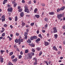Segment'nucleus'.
<instances>
[{
	"mask_svg": "<svg viewBox=\"0 0 65 65\" xmlns=\"http://www.w3.org/2000/svg\"><path fill=\"white\" fill-rule=\"evenodd\" d=\"M63 14H58L57 15V18L59 20H60V19H61V18L63 17Z\"/></svg>",
	"mask_w": 65,
	"mask_h": 65,
	"instance_id": "nucleus-1",
	"label": "nucleus"
},
{
	"mask_svg": "<svg viewBox=\"0 0 65 65\" xmlns=\"http://www.w3.org/2000/svg\"><path fill=\"white\" fill-rule=\"evenodd\" d=\"M15 2V0H14L12 2V4H13L14 5V7H16V6L17 5V4Z\"/></svg>",
	"mask_w": 65,
	"mask_h": 65,
	"instance_id": "nucleus-2",
	"label": "nucleus"
},
{
	"mask_svg": "<svg viewBox=\"0 0 65 65\" xmlns=\"http://www.w3.org/2000/svg\"><path fill=\"white\" fill-rule=\"evenodd\" d=\"M53 29L54 30L53 32L54 33L57 32V28L55 27L53 28Z\"/></svg>",
	"mask_w": 65,
	"mask_h": 65,
	"instance_id": "nucleus-3",
	"label": "nucleus"
},
{
	"mask_svg": "<svg viewBox=\"0 0 65 65\" xmlns=\"http://www.w3.org/2000/svg\"><path fill=\"white\" fill-rule=\"evenodd\" d=\"M0 59L1 60V63H3V58H2V56H0Z\"/></svg>",
	"mask_w": 65,
	"mask_h": 65,
	"instance_id": "nucleus-4",
	"label": "nucleus"
},
{
	"mask_svg": "<svg viewBox=\"0 0 65 65\" xmlns=\"http://www.w3.org/2000/svg\"><path fill=\"white\" fill-rule=\"evenodd\" d=\"M20 40H21V39H19L18 40V39H16L15 40V41L16 43H18L19 42H20Z\"/></svg>",
	"mask_w": 65,
	"mask_h": 65,
	"instance_id": "nucleus-5",
	"label": "nucleus"
},
{
	"mask_svg": "<svg viewBox=\"0 0 65 65\" xmlns=\"http://www.w3.org/2000/svg\"><path fill=\"white\" fill-rule=\"evenodd\" d=\"M7 10L8 12H12V8H8Z\"/></svg>",
	"mask_w": 65,
	"mask_h": 65,
	"instance_id": "nucleus-6",
	"label": "nucleus"
},
{
	"mask_svg": "<svg viewBox=\"0 0 65 65\" xmlns=\"http://www.w3.org/2000/svg\"><path fill=\"white\" fill-rule=\"evenodd\" d=\"M25 12H26L27 13H29V9L27 8H25Z\"/></svg>",
	"mask_w": 65,
	"mask_h": 65,
	"instance_id": "nucleus-7",
	"label": "nucleus"
},
{
	"mask_svg": "<svg viewBox=\"0 0 65 65\" xmlns=\"http://www.w3.org/2000/svg\"><path fill=\"white\" fill-rule=\"evenodd\" d=\"M40 39L39 38H38L37 40H36L35 41L36 43H38V41H40Z\"/></svg>",
	"mask_w": 65,
	"mask_h": 65,
	"instance_id": "nucleus-8",
	"label": "nucleus"
},
{
	"mask_svg": "<svg viewBox=\"0 0 65 65\" xmlns=\"http://www.w3.org/2000/svg\"><path fill=\"white\" fill-rule=\"evenodd\" d=\"M48 44H49V43L47 42H45L44 45H45V46H47V45H48Z\"/></svg>",
	"mask_w": 65,
	"mask_h": 65,
	"instance_id": "nucleus-9",
	"label": "nucleus"
},
{
	"mask_svg": "<svg viewBox=\"0 0 65 65\" xmlns=\"http://www.w3.org/2000/svg\"><path fill=\"white\" fill-rule=\"evenodd\" d=\"M32 58V56L30 54L29 56L27 57V59H31Z\"/></svg>",
	"mask_w": 65,
	"mask_h": 65,
	"instance_id": "nucleus-10",
	"label": "nucleus"
},
{
	"mask_svg": "<svg viewBox=\"0 0 65 65\" xmlns=\"http://www.w3.org/2000/svg\"><path fill=\"white\" fill-rule=\"evenodd\" d=\"M53 48V49L55 50V51H58V50L57 49V48H56V47L55 46H54Z\"/></svg>",
	"mask_w": 65,
	"mask_h": 65,
	"instance_id": "nucleus-11",
	"label": "nucleus"
},
{
	"mask_svg": "<svg viewBox=\"0 0 65 65\" xmlns=\"http://www.w3.org/2000/svg\"><path fill=\"white\" fill-rule=\"evenodd\" d=\"M7 2H8L7 0H4V1L3 2V4H5L6 2V3H7Z\"/></svg>",
	"mask_w": 65,
	"mask_h": 65,
	"instance_id": "nucleus-12",
	"label": "nucleus"
},
{
	"mask_svg": "<svg viewBox=\"0 0 65 65\" xmlns=\"http://www.w3.org/2000/svg\"><path fill=\"white\" fill-rule=\"evenodd\" d=\"M49 14H51V15H54L55 14V13L53 12H50L49 13Z\"/></svg>",
	"mask_w": 65,
	"mask_h": 65,
	"instance_id": "nucleus-13",
	"label": "nucleus"
},
{
	"mask_svg": "<svg viewBox=\"0 0 65 65\" xmlns=\"http://www.w3.org/2000/svg\"><path fill=\"white\" fill-rule=\"evenodd\" d=\"M17 61V58L13 59L12 60V61H13V62H16Z\"/></svg>",
	"mask_w": 65,
	"mask_h": 65,
	"instance_id": "nucleus-14",
	"label": "nucleus"
},
{
	"mask_svg": "<svg viewBox=\"0 0 65 65\" xmlns=\"http://www.w3.org/2000/svg\"><path fill=\"white\" fill-rule=\"evenodd\" d=\"M55 38V39H57V37H58V35L57 34H54V35Z\"/></svg>",
	"mask_w": 65,
	"mask_h": 65,
	"instance_id": "nucleus-15",
	"label": "nucleus"
},
{
	"mask_svg": "<svg viewBox=\"0 0 65 65\" xmlns=\"http://www.w3.org/2000/svg\"><path fill=\"white\" fill-rule=\"evenodd\" d=\"M24 12H21L20 14V16H21V17H23V16H24Z\"/></svg>",
	"mask_w": 65,
	"mask_h": 65,
	"instance_id": "nucleus-16",
	"label": "nucleus"
},
{
	"mask_svg": "<svg viewBox=\"0 0 65 65\" xmlns=\"http://www.w3.org/2000/svg\"><path fill=\"white\" fill-rule=\"evenodd\" d=\"M64 9H65V6H63L62 7L60 8V9L61 10H64Z\"/></svg>",
	"mask_w": 65,
	"mask_h": 65,
	"instance_id": "nucleus-17",
	"label": "nucleus"
},
{
	"mask_svg": "<svg viewBox=\"0 0 65 65\" xmlns=\"http://www.w3.org/2000/svg\"><path fill=\"white\" fill-rule=\"evenodd\" d=\"M15 22H17L18 21V17L17 16H15Z\"/></svg>",
	"mask_w": 65,
	"mask_h": 65,
	"instance_id": "nucleus-18",
	"label": "nucleus"
},
{
	"mask_svg": "<svg viewBox=\"0 0 65 65\" xmlns=\"http://www.w3.org/2000/svg\"><path fill=\"white\" fill-rule=\"evenodd\" d=\"M35 17L36 18H37V19H38L39 18V15H35Z\"/></svg>",
	"mask_w": 65,
	"mask_h": 65,
	"instance_id": "nucleus-19",
	"label": "nucleus"
},
{
	"mask_svg": "<svg viewBox=\"0 0 65 65\" xmlns=\"http://www.w3.org/2000/svg\"><path fill=\"white\" fill-rule=\"evenodd\" d=\"M30 39L31 40H33L34 39V36H33L31 37L30 38Z\"/></svg>",
	"mask_w": 65,
	"mask_h": 65,
	"instance_id": "nucleus-20",
	"label": "nucleus"
},
{
	"mask_svg": "<svg viewBox=\"0 0 65 65\" xmlns=\"http://www.w3.org/2000/svg\"><path fill=\"white\" fill-rule=\"evenodd\" d=\"M37 9L36 8L34 10V12L35 13H36L37 11Z\"/></svg>",
	"mask_w": 65,
	"mask_h": 65,
	"instance_id": "nucleus-21",
	"label": "nucleus"
},
{
	"mask_svg": "<svg viewBox=\"0 0 65 65\" xmlns=\"http://www.w3.org/2000/svg\"><path fill=\"white\" fill-rule=\"evenodd\" d=\"M8 65H13V64H12V63H11V62H9L8 63Z\"/></svg>",
	"mask_w": 65,
	"mask_h": 65,
	"instance_id": "nucleus-22",
	"label": "nucleus"
},
{
	"mask_svg": "<svg viewBox=\"0 0 65 65\" xmlns=\"http://www.w3.org/2000/svg\"><path fill=\"white\" fill-rule=\"evenodd\" d=\"M31 46H32V47H34V46H35V44L33 43H31Z\"/></svg>",
	"mask_w": 65,
	"mask_h": 65,
	"instance_id": "nucleus-23",
	"label": "nucleus"
},
{
	"mask_svg": "<svg viewBox=\"0 0 65 65\" xmlns=\"http://www.w3.org/2000/svg\"><path fill=\"white\" fill-rule=\"evenodd\" d=\"M39 37H40V38L41 39H42V37L41 36V35L40 34L38 35Z\"/></svg>",
	"mask_w": 65,
	"mask_h": 65,
	"instance_id": "nucleus-24",
	"label": "nucleus"
},
{
	"mask_svg": "<svg viewBox=\"0 0 65 65\" xmlns=\"http://www.w3.org/2000/svg\"><path fill=\"white\" fill-rule=\"evenodd\" d=\"M27 43H31V41L30 40H28L27 41Z\"/></svg>",
	"mask_w": 65,
	"mask_h": 65,
	"instance_id": "nucleus-25",
	"label": "nucleus"
},
{
	"mask_svg": "<svg viewBox=\"0 0 65 65\" xmlns=\"http://www.w3.org/2000/svg\"><path fill=\"white\" fill-rule=\"evenodd\" d=\"M4 52H5V51H3V50H1V54L2 55V54H3V53Z\"/></svg>",
	"mask_w": 65,
	"mask_h": 65,
	"instance_id": "nucleus-26",
	"label": "nucleus"
},
{
	"mask_svg": "<svg viewBox=\"0 0 65 65\" xmlns=\"http://www.w3.org/2000/svg\"><path fill=\"white\" fill-rule=\"evenodd\" d=\"M34 38L35 39H36L37 38V36H34Z\"/></svg>",
	"mask_w": 65,
	"mask_h": 65,
	"instance_id": "nucleus-27",
	"label": "nucleus"
},
{
	"mask_svg": "<svg viewBox=\"0 0 65 65\" xmlns=\"http://www.w3.org/2000/svg\"><path fill=\"white\" fill-rule=\"evenodd\" d=\"M22 24L23 26H25V23L24 22H22Z\"/></svg>",
	"mask_w": 65,
	"mask_h": 65,
	"instance_id": "nucleus-28",
	"label": "nucleus"
},
{
	"mask_svg": "<svg viewBox=\"0 0 65 65\" xmlns=\"http://www.w3.org/2000/svg\"><path fill=\"white\" fill-rule=\"evenodd\" d=\"M61 10V9H58L57 10V12H59V11H60Z\"/></svg>",
	"mask_w": 65,
	"mask_h": 65,
	"instance_id": "nucleus-29",
	"label": "nucleus"
},
{
	"mask_svg": "<svg viewBox=\"0 0 65 65\" xmlns=\"http://www.w3.org/2000/svg\"><path fill=\"white\" fill-rule=\"evenodd\" d=\"M47 25V24H46L45 25V28L46 29V28H47V25Z\"/></svg>",
	"mask_w": 65,
	"mask_h": 65,
	"instance_id": "nucleus-30",
	"label": "nucleus"
},
{
	"mask_svg": "<svg viewBox=\"0 0 65 65\" xmlns=\"http://www.w3.org/2000/svg\"><path fill=\"white\" fill-rule=\"evenodd\" d=\"M8 38H9V40H10V41L12 39H11V38L10 37H9V36H8Z\"/></svg>",
	"mask_w": 65,
	"mask_h": 65,
	"instance_id": "nucleus-31",
	"label": "nucleus"
},
{
	"mask_svg": "<svg viewBox=\"0 0 65 65\" xmlns=\"http://www.w3.org/2000/svg\"><path fill=\"white\" fill-rule=\"evenodd\" d=\"M37 50L38 51H40V50H41V49H40V47H38L37 48Z\"/></svg>",
	"mask_w": 65,
	"mask_h": 65,
	"instance_id": "nucleus-32",
	"label": "nucleus"
},
{
	"mask_svg": "<svg viewBox=\"0 0 65 65\" xmlns=\"http://www.w3.org/2000/svg\"><path fill=\"white\" fill-rule=\"evenodd\" d=\"M34 23H32L30 24V26H34Z\"/></svg>",
	"mask_w": 65,
	"mask_h": 65,
	"instance_id": "nucleus-33",
	"label": "nucleus"
},
{
	"mask_svg": "<svg viewBox=\"0 0 65 65\" xmlns=\"http://www.w3.org/2000/svg\"><path fill=\"white\" fill-rule=\"evenodd\" d=\"M13 52H10L9 55H10V56H11V55H13Z\"/></svg>",
	"mask_w": 65,
	"mask_h": 65,
	"instance_id": "nucleus-34",
	"label": "nucleus"
},
{
	"mask_svg": "<svg viewBox=\"0 0 65 65\" xmlns=\"http://www.w3.org/2000/svg\"><path fill=\"white\" fill-rule=\"evenodd\" d=\"M24 36H25V39H27V38L28 37V36L27 35H24Z\"/></svg>",
	"mask_w": 65,
	"mask_h": 65,
	"instance_id": "nucleus-35",
	"label": "nucleus"
},
{
	"mask_svg": "<svg viewBox=\"0 0 65 65\" xmlns=\"http://www.w3.org/2000/svg\"><path fill=\"white\" fill-rule=\"evenodd\" d=\"M5 33H3V34H2V36H3V37H4V36H5Z\"/></svg>",
	"mask_w": 65,
	"mask_h": 65,
	"instance_id": "nucleus-36",
	"label": "nucleus"
},
{
	"mask_svg": "<svg viewBox=\"0 0 65 65\" xmlns=\"http://www.w3.org/2000/svg\"><path fill=\"white\" fill-rule=\"evenodd\" d=\"M34 60H35V61H37V58H34L33 59Z\"/></svg>",
	"mask_w": 65,
	"mask_h": 65,
	"instance_id": "nucleus-37",
	"label": "nucleus"
},
{
	"mask_svg": "<svg viewBox=\"0 0 65 65\" xmlns=\"http://www.w3.org/2000/svg\"><path fill=\"white\" fill-rule=\"evenodd\" d=\"M19 12H22V9H20L19 10Z\"/></svg>",
	"mask_w": 65,
	"mask_h": 65,
	"instance_id": "nucleus-38",
	"label": "nucleus"
},
{
	"mask_svg": "<svg viewBox=\"0 0 65 65\" xmlns=\"http://www.w3.org/2000/svg\"><path fill=\"white\" fill-rule=\"evenodd\" d=\"M31 54L32 56H34V53H33V52H31Z\"/></svg>",
	"mask_w": 65,
	"mask_h": 65,
	"instance_id": "nucleus-39",
	"label": "nucleus"
},
{
	"mask_svg": "<svg viewBox=\"0 0 65 65\" xmlns=\"http://www.w3.org/2000/svg\"><path fill=\"white\" fill-rule=\"evenodd\" d=\"M5 21V18H3L2 19V22H4Z\"/></svg>",
	"mask_w": 65,
	"mask_h": 65,
	"instance_id": "nucleus-40",
	"label": "nucleus"
},
{
	"mask_svg": "<svg viewBox=\"0 0 65 65\" xmlns=\"http://www.w3.org/2000/svg\"><path fill=\"white\" fill-rule=\"evenodd\" d=\"M28 35V32H25L24 33V35Z\"/></svg>",
	"mask_w": 65,
	"mask_h": 65,
	"instance_id": "nucleus-41",
	"label": "nucleus"
},
{
	"mask_svg": "<svg viewBox=\"0 0 65 65\" xmlns=\"http://www.w3.org/2000/svg\"><path fill=\"white\" fill-rule=\"evenodd\" d=\"M25 53H28V50H26L25 51Z\"/></svg>",
	"mask_w": 65,
	"mask_h": 65,
	"instance_id": "nucleus-42",
	"label": "nucleus"
},
{
	"mask_svg": "<svg viewBox=\"0 0 65 65\" xmlns=\"http://www.w3.org/2000/svg\"><path fill=\"white\" fill-rule=\"evenodd\" d=\"M15 57V56H14V55H13V56H11V58L12 59H14Z\"/></svg>",
	"mask_w": 65,
	"mask_h": 65,
	"instance_id": "nucleus-43",
	"label": "nucleus"
},
{
	"mask_svg": "<svg viewBox=\"0 0 65 65\" xmlns=\"http://www.w3.org/2000/svg\"><path fill=\"white\" fill-rule=\"evenodd\" d=\"M44 20H45V21L46 22L47 21H48L47 18H46Z\"/></svg>",
	"mask_w": 65,
	"mask_h": 65,
	"instance_id": "nucleus-44",
	"label": "nucleus"
},
{
	"mask_svg": "<svg viewBox=\"0 0 65 65\" xmlns=\"http://www.w3.org/2000/svg\"><path fill=\"white\" fill-rule=\"evenodd\" d=\"M42 52H41V51L40 52V53H39V56H41V54H42Z\"/></svg>",
	"mask_w": 65,
	"mask_h": 65,
	"instance_id": "nucleus-45",
	"label": "nucleus"
},
{
	"mask_svg": "<svg viewBox=\"0 0 65 65\" xmlns=\"http://www.w3.org/2000/svg\"><path fill=\"white\" fill-rule=\"evenodd\" d=\"M22 56L21 55L19 56V59H21L22 58Z\"/></svg>",
	"mask_w": 65,
	"mask_h": 65,
	"instance_id": "nucleus-46",
	"label": "nucleus"
},
{
	"mask_svg": "<svg viewBox=\"0 0 65 65\" xmlns=\"http://www.w3.org/2000/svg\"><path fill=\"white\" fill-rule=\"evenodd\" d=\"M19 34L18 33H16V36H19Z\"/></svg>",
	"mask_w": 65,
	"mask_h": 65,
	"instance_id": "nucleus-47",
	"label": "nucleus"
},
{
	"mask_svg": "<svg viewBox=\"0 0 65 65\" xmlns=\"http://www.w3.org/2000/svg\"><path fill=\"white\" fill-rule=\"evenodd\" d=\"M37 61H35V62L34 63V65H37Z\"/></svg>",
	"mask_w": 65,
	"mask_h": 65,
	"instance_id": "nucleus-48",
	"label": "nucleus"
},
{
	"mask_svg": "<svg viewBox=\"0 0 65 65\" xmlns=\"http://www.w3.org/2000/svg\"><path fill=\"white\" fill-rule=\"evenodd\" d=\"M62 28L63 29H64L65 30V25L63 26Z\"/></svg>",
	"mask_w": 65,
	"mask_h": 65,
	"instance_id": "nucleus-49",
	"label": "nucleus"
},
{
	"mask_svg": "<svg viewBox=\"0 0 65 65\" xmlns=\"http://www.w3.org/2000/svg\"><path fill=\"white\" fill-rule=\"evenodd\" d=\"M5 18V16L4 15H3L2 17V19H4V18Z\"/></svg>",
	"mask_w": 65,
	"mask_h": 65,
	"instance_id": "nucleus-50",
	"label": "nucleus"
},
{
	"mask_svg": "<svg viewBox=\"0 0 65 65\" xmlns=\"http://www.w3.org/2000/svg\"><path fill=\"white\" fill-rule=\"evenodd\" d=\"M31 3V1H29L28 2V3L29 4H30Z\"/></svg>",
	"mask_w": 65,
	"mask_h": 65,
	"instance_id": "nucleus-51",
	"label": "nucleus"
},
{
	"mask_svg": "<svg viewBox=\"0 0 65 65\" xmlns=\"http://www.w3.org/2000/svg\"><path fill=\"white\" fill-rule=\"evenodd\" d=\"M32 51L33 52H35V50L32 49Z\"/></svg>",
	"mask_w": 65,
	"mask_h": 65,
	"instance_id": "nucleus-52",
	"label": "nucleus"
},
{
	"mask_svg": "<svg viewBox=\"0 0 65 65\" xmlns=\"http://www.w3.org/2000/svg\"><path fill=\"white\" fill-rule=\"evenodd\" d=\"M60 53H61V51H59L58 52V54H60Z\"/></svg>",
	"mask_w": 65,
	"mask_h": 65,
	"instance_id": "nucleus-53",
	"label": "nucleus"
},
{
	"mask_svg": "<svg viewBox=\"0 0 65 65\" xmlns=\"http://www.w3.org/2000/svg\"><path fill=\"white\" fill-rule=\"evenodd\" d=\"M39 33V30H37V34H38Z\"/></svg>",
	"mask_w": 65,
	"mask_h": 65,
	"instance_id": "nucleus-54",
	"label": "nucleus"
},
{
	"mask_svg": "<svg viewBox=\"0 0 65 65\" xmlns=\"http://www.w3.org/2000/svg\"><path fill=\"white\" fill-rule=\"evenodd\" d=\"M20 54L21 55H22L23 54V52H22V51H21L20 52Z\"/></svg>",
	"mask_w": 65,
	"mask_h": 65,
	"instance_id": "nucleus-55",
	"label": "nucleus"
},
{
	"mask_svg": "<svg viewBox=\"0 0 65 65\" xmlns=\"http://www.w3.org/2000/svg\"><path fill=\"white\" fill-rule=\"evenodd\" d=\"M16 51H18V52H20V50H19V49L18 48H17V49Z\"/></svg>",
	"mask_w": 65,
	"mask_h": 65,
	"instance_id": "nucleus-56",
	"label": "nucleus"
},
{
	"mask_svg": "<svg viewBox=\"0 0 65 65\" xmlns=\"http://www.w3.org/2000/svg\"><path fill=\"white\" fill-rule=\"evenodd\" d=\"M42 6H45V5L44 4H42Z\"/></svg>",
	"mask_w": 65,
	"mask_h": 65,
	"instance_id": "nucleus-57",
	"label": "nucleus"
},
{
	"mask_svg": "<svg viewBox=\"0 0 65 65\" xmlns=\"http://www.w3.org/2000/svg\"><path fill=\"white\" fill-rule=\"evenodd\" d=\"M42 31L43 33H45V31L44 30H42Z\"/></svg>",
	"mask_w": 65,
	"mask_h": 65,
	"instance_id": "nucleus-58",
	"label": "nucleus"
},
{
	"mask_svg": "<svg viewBox=\"0 0 65 65\" xmlns=\"http://www.w3.org/2000/svg\"><path fill=\"white\" fill-rule=\"evenodd\" d=\"M8 19H9V20H10V21H11L12 19L11 17H9Z\"/></svg>",
	"mask_w": 65,
	"mask_h": 65,
	"instance_id": "nucleus-59",
	"label": "nucleus"
},
{
	"mask_svg": "<svg viewBox=\"0 0 65 65\" xmlns=\"http://www.w3.org/2000/svg\"><path fill=\"white\" fill-rule=\"evenodd\" d=\"M21 42H23V39H21Z\"/></svg>",
	"mask_w": 65,
	"mask_h": 65,
	"instance_id": "nucleus-60",
	"label": "nucleus"
},
{
	"mask_svg": "<svg viewBox=\"0 0 65 65\" xmlns=\"http://www.w3.org/2000/svg\"><path fill=\"white\" fill-rule=\"evenodd\" d=\"M50 35V34H47V37H49V35Z\"/></svg>",
	"mask_w": 65,
	"mask_h": 65,
	"instance_id": "nucleus-61",
	"label": "nucleus"
},
{
	"mask_svg": "<svg viewBox=\"0 0 65 65\" xmlns=\"http://www.w3.org/2000/svg\"><path fill=\"white\" fill-rule=\"evenodd\" d=\"M10 27L11 28H13V27H12V26L11 25H10Z\"/></svg>",
	"mask_w": 65,
	"mask_h": 65,
	"instance_id": "nucleus-62",
	"label": "nucleus"
},
{
	"mask_svg": "<svg viewBox=\"0 0 65 65\" xmlns=\"http://www.w3.org/2000/svg\"><path fill=\"white\" fill-rule=\"evenodd\" d=\"M7 25H6V24H5V25H4V27H7Z\"/></svg>",
	"mask_w": 65,
	"mask_h": 65,
	"instance_id": "nucleus-63",
	"label": "nucleus"
},
{
	"mask_svg": "<svg viewBox=\"0 0 65 65\" xmlns=\"http://www.w3.org/2000/svg\"><path fill=\"white\" fill-rule=\"evenodd\" d=\"M22 3H25V1L24 0H23L22 1Z\"/></svg>",
	"mask_w": 65,
	"mask_h": 65,
	"instance_id": "nucleus-64",
	"label": "nucleus"
}]
</instances>
